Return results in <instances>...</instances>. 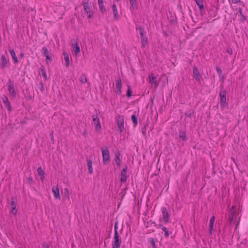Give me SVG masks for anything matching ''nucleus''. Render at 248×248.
I'll return each instance as SVG.
<instances>
[{
	"instance_id": "5fc2aeb1",
	"label": "nucleus",
	"mask_w": 248,
	"mask_h": 248,
	"mask_svg": "<svg viewBox=\"0 0 248 248\" xmlns=\"http://www.w3.org/2000/svg\"><path fill=\"white\" fill-rule=\"evenodd\" d=\"M98 3L99 5L103 4V0H98Z\"/></svg>"
},
{
	"instance_id": "2eb2a0df",
	"label": "nucleus",
	"mask_w": 248,
	"mask_h": 248,
	"mask_svg": "<svg viewBox=\"0 0 248 248\" xmlns=\"http://www.w3.org/2000/svg\"><path fill=\"white\" fill-rule=\"evenodd\" d=\"M116 93L118 94H120L122 93V80L120 78H119L116 80Z\"/></svg>"
},
{
	"instance_id": "2f4dec72",
	"label": "nucleus",
	"mask_w": 248,
	"mask_h": 248,
	"mask_svg": "<svg viewBox=\"0 0 248 248\" xmlns=\"http://www.w3.org/2000/svg\"><path fill=\"white\" fill-rule=\"evenodd\" d=\"M149 78L150 82L152 83L155 84V85L156 82V78L155 76L153 74H152L149 76Z\"/></svg>"
},
{
	"instance_id": "393cba45",
	"label": "nucleus",
	"mask_w": 248,
	"mask_h": 248,
	"mask_svg": "<svg viewBox=\"0 0 248 248\" xmlns=\"http://www.w3.org/2000/svg\"><path fill=\"white\" fill-rule=\"evenodd\" d=\"M179 138L183 141H186L187 137L185 131L180 130L179 132Z\"/></svg>"
},
{
	"instance_id": "bb28decb",
	"label": "nucleus",
	"mask_w": 248,
	"mask_h": 248,
	"mask_svg": "<svg viewBox=\"0 0 248 248\" xmlns=\"http://www.w3.org/2000/svg\"><path fill=\"white\" fill-rule=\"evenodd\" d=\"M37 172L38 175L41 176V180L43 181L44 179L45 178L44 175L45 172L41 167H40L37 169Z\"/></svg>"
},
{
	"instance_id": "79ce46f5",
	"label": "nucleus",
	"mask_w": 248,
	"mask_h": 248,
	"mask_svg": "<svg viewBox=\"0 0 248 248\" xmlns=\"http://www.w3.org/2000/svg\"><path fill=\"white\" fill-rule=\"evenodd\" d=\"M118 221H116L114 224V234H119L118 231Z\"/></svg>"
},
{
	"instance_id": "423d86ee",
	"label": "nucleus",
	"mask_w": 248,
	"mask_h": 248,
	"mask_svg": "<svg viewBox=\"0 0 248 248\" xmlns=\"http://www.w3.org/2000/svg\"><path fill=\"white\" fill-rule=\"evenodd\" d=\"M7 85L8 86V90L10 95L15 97L16 96V93L14 89V82L11 79H9Z\"/></svg>"
},
{
	"instance_id": "f8f14e48",
	"label": "nucleus",
	"mask_w": 248,
	"mask_h": 248,
	"mask_svg": "<svg viewBox=\"0 0 248 248\" xmlns=\"http://www.w3.org/2000/svg\"><path fill=\"white\" fill-rule=\"evenodd\" d=\"M193 78L198 81H200L202 77L200 75V72L197 66H194L193 68Z\"/></svg>"
},
{
	"instance_id": "f704fd0d",
	"label": "nucleus",
	"mask_w": 248,
	"mask_h": 248,
	"mask_svg": "<svg viewBox=\"0 0 248 248\" xmlns=\"http://www.w3.org/2000/svg\"><path fill=\"white\" fill-rule=\"evenodd\" d=\"M132 91L131 90V87L129 85H127V90L126 92V96L128 98H130L132 96Z\"/></svg>"
},
{
	"instance_id": "de8ad7c7",
	"label": "nucleus",
	"mask_w": 248,
	"mask_h": 248,
	"mask_svg": "<svg viewBox=\"0 0 248 248\" xmlns=\"http://www.w3.org/2000/svg\"><path fill=\"white\" fill-rule=\"evenodd\" d=\"M227 52L230 55H232L233 54L232 49L231 47H228L227 49Z\"/></svg>"
},
{
	"instance_id": "473e14b6",
	"label": "nucleus",
	"mask_w": 248,
	"mask_h": 248,
	"mask_svg": "<svg viewBox=\"0 0 248 248\" xmlns=\"http://www.w3.org/2000/svg\"><path fill=\"white\" fill-rule=\"evenodd\" d=\"M148 125V124H146L144 125V126L143 127H141V130L142 131V134H143V136H144V137L145 138H147V135H146V129H147V127Z\"/></svg>"
},
{
	"instance_id": "412c9836",
	"label": "nucleus",
	"mask_w": 248,
	"mask_h": 248,
	"mask_svg": "<svg viewBox=\"0 0 248 248\" xmlns=\"http://www.w3.org/2000/svg\"><path fill=\"white\" fill-rule=\"evenodd\" d=\"M9 52L12 57L14 62L15 63H17L18 62V60L17 59V58L16 56V53H15L14 50L12 49H10Z\"/></svg>"
},
{
	"instance_id": "a878e982",
	"label": "nucleus",
	"mask_w": 248,
	"mask_h": 248,
	"mask_svg": "<svg viewBox=\"0 0 248 248\" xmlns=\"http://www.w3.org/2000/svg\"><path fill=\"white\" fill-rule=\"evenodd\" d=\"M88 171L89 174H92L93 171V169L92 167V161L91 159L87 158V160Z\"/></svg>"
},
{
	"instance_id": "ea45409f",
	"label": "nucleus",
	"mask_w": 248,
	"mask_h": 248,
	"mask_svg": "<svg viewBox=\"0 0 248 248\" xmlns=\"http://www.w3.org/2000/svg\"><path fill=\"white\" fill-rule=\"evenodd\" d=\"M164 232H165V236L166 238H168L170 235V233L168 231V229L166 227H164L162 229Z\"/></svg>"
},
{
	"instance_id": "37998d69",
	"label": "nucleus",
	"mask_w": 248,
	"mask_h": 248,
	"mask_svg": "<svg viewBox=\"0 0 248 248\" xmlns=\"http://www.w3.org/2000/svg\"><path fill=\"white\" fill-rule=\"evenodd\" d=\"M27 182L30 185H31L34 183V181L31 176H30L27 178Z\"/></svg>"
},
{
	"instance_id": "9d476101",
	"label": "nucleus",
	"mask_w": 248,
	"mask_h": 248,
	"mask_svg": "<svg viewBox=\"0 0 248 248\" xmlns=\"http://www.w3.org/2000/svg\"><path fill=\"white\" fill-rule=\"evenodd\" d=\"M93 119L94 124H95V129L97 132L101 129V124L99 121V117L97 115H93Z\"/></svg>"
},
{
	"instance_id": "f3484780",
	"label": "nucleus",
	"mask_w": 248,
	"mask_h": 248,
	"mask_svg": "<svg viewBox=\"0 0 248 248\" xmlns=\"http://www.w3.org/2000/svg\"><path fill=\"white\" fill-rule=\"evenodd\" d=\"M52 192L53 193L54 197L56 199H60L61 196L60 194V191H59V189L58 186L53 187L52 188Z\"/></svg>"
},
{
	"instance_id": "c03bdc74",
	"label": "nucleus",
	"mask_w": 248,
	"mask_h": 248,
	"mask_svg": "<svg viewBox=\"0 0 248 248\" xmlns=\"http://www.w3.org/2000/svg\"><path fill=\"white\" fill-rule=\"evenodd\" d=\"M39 90H40V91L42 92V93H43L44 90H45V88H44V84L42 82H41L40 83H39Z\"/></svg>"
},
{
	"instance_id": "a18cd8bd",
	"label": "nucleus",
	"mask_w": 248,
	"mask_h": 248,
	"mask_svg": "<svg viewBox=\"0 0 248 248\" xmlns=\"http://www.w3.org/2000/svg\"><path fill=\"white\" fill-rule=\"evenodd\" d=\"M151 224H154L157 228H161V229H162V228H163V227H164V226L161 224H156L155 223V222H153L152 223H151Z\"/></svg>"
},
{
	"instance_id": "58836bf2",
	"label": "nucleus",
	"mask_w": 248,
	"mask_h": 248,
	"mask_svg": "<svg viewBox=\"0 0 248 248\" xmlns=\"http://www.w3.org/2000/svg\"><path fill=\"white\" fill-rule=\"evenodd\" d=\"M64 196L68 199H69V195H70V194H69V190L67 188H65L64 189Z\"/></svg>"
},
{
	"instance_id": "9b49d317",
	"label": "nucleus",
	"mask_w": 248,
	"mask_h": 248,
	"mask_svg": "<svg viewBox=\"0 0 248 248\" xmlns=\"http://www.w3.org/2000/svg\"><path fill=\"white\" fill-rule=\"evenodd\" d=\"M11 199V201L10 202V205L11 207V212L14 215H16L17 213V209L16 208V203L15 202V198L14 197H12Z\"/></svg>"
},
{
	"instance_id": "c9c22d12",
	"label": "nucleus",
	"mask_w": 248,
	"mask_h": 248,
	"mask_svg": "<svg viewBox=\"0 0 248 248\" xmlns=\"http://www.w3.org/2000/svg\"><path fill=\"white\" fill-rule=\"evenodd\" d=\"M148 242L150 243L153 248H157L156 246L155 245V240L153 238H148Z\"/></svg>"
},
{
	"instance_id": "c756f323",
	"label": "nucleus",
	"mask_w": 248,
	"mask_h": 248,
	"mask_svg": "<svg viewBox=\"0 0 248 248\" xmlns=\"http://www.w3.org/2000/svg\"><path fill=\"white\" fill-rule=\"evenodd\" d=\"M195 113L194 110L193 109H190L186 111L185 114V115L186 117H190L191 118Z\"/></svg>"
},
{
	"instance_id": "13d9d810",
	"label": "nucleus",
	"mask_w": 248,
	"mask_h": 248,
	"mask_svg": "<svg viewBox=\"0 0 248 248\" xmlns=\"http://www.w3.org/2000/svg\"><path fill=\"white\" fill-rule=\"evenodd\" d=\"M87 130H85L84 131V132H83V135H84V136H85V135H87Z\"/></svg>"
},
{
	"instance_id": "aec40b11",
	"label": "nucleus",
	"mask_w": 248,
	"mask_h": 248,
	"mask_svg": "<svg viewBox=\"0 0 248 248\" xmlns=\"http://www.w3.org/2000/svg\"><path fill=\"white\" fill-rule=\"evenodd\" d=\"M197 4V5L199 6L200 11L201 14H202L203 10L204 9V5L203 3L202 0H194Z\"/></svg>"
},
{
	"instance_id": "39448f33",
	"label": "nucleus",
	"mask_w": 248,
	"mask_h": 248,
	"mask_svg": "<svg viewBox=\"0 0 248 248\" xmlns=\"http://www.w3.org/2000/svg\"><path fill=\"white\" fill-rule=\"evenodd\" d=\"M116 120L119 130L120 133H122L124 129V116L118 115L116 117Z\"/></svg>"
},
{
	"instance_id": "09e8293b",
	"label": "nucleus",
	"mask_w": 248,
	"mask_h": 248,
	"mask_svg": "<svg viewBox=\"0 0 248 248\" xmlns=\"http://www.w3.org/2000/svg\"><path fill=\"white\" fill-rule=\"evenodd\" d=\"M242 18L240 20V21L242 22H244L246 20V16H244L243 14H242Z\"/></svg>"
},
{
	"instance_id": "20e7f679",
	"label": "nucleus",
	"mask_w": 248,
	"mask_h": 248,
	"mask_svg": "<svg viewBox=\"0 0 248 248\" xmlns=\"http://www.w3.org/2000/svg\"><path fill=\"white\" fill-rule=\"evenodd\" d=\"M82 5L83 6L85 14L93 13L92 3L90 0H84L82 2Z\"/></svg>"
},
{
	"instance_id": "dca6fc26",
	"label": "nucleus",
	"mask_w": 248,
	"mask_h": 248,
	"mask_svg": "<svg viewBox=\"0 0 248 248\" xmlns=\"http://www.w3.org/2000/svg\"><path fill=\"white\" fill-rule=\"evenodd\" d=\"M73 41L75 42V43L72 44V46L74 48L73 51L75 52L76 55H77L80 52V48L78 45V41L76 40L75 39H73Z\"/></svg>"
},
{
	"instance_id": "4d7b16f0",
	"label": "nucleus",
	"mask_w": 248,
	"mask_h": 248,
	"mask_svg": "<svg viewBox=\"0 0 248 248\" xmlns=\"http://www.w3.org/2000/svg\"><path fill=\"white\" fill-rule=\"evenodd\" d=\"M24 53H21L20 54V55H19V58L22 59V58H23L24 57Z\"/></svg>"
},
{
	"instance_id": "5701e85b",
	"label": "nucleus",
	"mask_w": 248,
	"mask_h": 248,
	"mask_svg": "<svg viewBox=\"0 0 248 248\" xmlns=\"http://www.w3.org/2000/svg\"><path fill=\"white\" fill-rule=\"evenodd\" d=\"M121 155V154L119 152H116L115 155V161L116 162V164L118 167H119L120 166V164L121 162V159L120 158Z\"/></svg>"
},
{
	"instance_id": "4468645a",
	"label": "nucleus",
	"mask_w": 248,
	"mask_h": 248,
	"mask_svg": "<svg viewBox=\"0 0 248 248\" xmlns=\"http://www.w3.org/2000/svg\"><path fill=\"white\" fill-rule=\"evenodd\" d=\"M2 100L8 110L9 111H11L12 110V107L8 97L4 95L2 97Z\"/></svg>"
},
{
	"instance_id": "c85d7f7f",
	"label": "nucleus",
	"mask_w": 248,
	"mask_h": 248,
	"mask_svg": "<svg viewBox=\"0 0 248 248\" xmlns=\"http://www.w3.org/2000/svg\"><path fill=\"white\" fill-rule=\"evenodd\" d=\"M112 10H113V13L114 15V18L115 19H117L119 17L118 11L117 9L116 5L115 4H113L112 5Z\"/></svg>"
},
{
	"instance_id": "e433bc0d",
	"label": "nucleus",
	"mask_w": 248,
	"mask_h": 248,
	"mask_svg": "<svg viewBox=\"0 0 248 248\" xmlns=\"http://www.w3.org/2000/svg\"><path fill=\"white\" fill-rule=\"evenodd\" d=\"M216 70L219 75V76L220 77H222V78L223 79L224 77L223 76H222V70L221 69V68L220 67H219L218 66H216Z\"/></svg>"
},
{
	"instance_id": "052dcab7",
	"label": "nucleus",
	"mask_w": 248,
	"mask_h": 248,
	"mask_svg": "<svg viewBox=\"0 0 248 248\" xmlns=\"http://www.w3.org/2000/svg\"><path fill=\"white\" fill-rule=\"evenodd\" d=\"M151 102H152V105H153V100H154V99H153V98H151Z\"/></svg>"
},
{
	"instance_id": "680f3d73",
	"label": "nucleus",
	"mask_w": 248,
	"mask_h": 248,
	"mask_svg": "<svg viewBox=\"0 0 248 248\" xmlns=\"http://www.w3.org/2000/svg\"><path fill=\"white\" fill-rule=\"evenodd\" d=\"M164 35H165V36H166L168 35L167 33L166 32H164Z\"/></svg>"
},
{
	"instance_id": "f03ea898",
	"label": "nucleus",
	"mask_w": 248,
	"mask_h": 248,
	"mask_svg": "<svg viewBox=\"0 0 248 248\" xmlns=\"http://www.w3.org/2000/svg\"><path fill=\"white\" fill-rule=\"evenodd\" d=\"M136 29L137 30L139 31L142 46L143 47H144L148 42V38L145 34L146 32L144 29L140 26H137Z\"/></svg>"
},
{
	"instance_id": "7ed1b4c3",
	"label": "nucleus",
	"mask_w": 248,
	"mask_h": 248,
	"mask_svg": "<svg viewBox=\"0 0 248 248\" xmlns=\"http://www.w3.org/2000/svg\"><path fill=\"white\" fill-rule=\"evenodd\" d=\"M101 151L102 153L103 164L107 165L110 161V157L108 148V147H106L105 149L102 148Z\"/></svg>"
},
{
	"instance_id": "a211bd4d",
	"label": "nucleus",
	"mask_w": 248,
	"mask_h": 248,
	"mask_svg": "<svg viewBox=\"0 0 248 248\" xmlns=\"http://www.w3.org/2000/svg\"><path fill=\"white\" fill-rule=\"evenodd\" d=\"M215 220V216L211 217L210 218V219L209 227V233L210 234H212V231L213 230V226H214Z\"/></svg>"
},
{
	"instance_id": "f257e3e1",
	"label": "nucleus",
	"mask_w": 248,
	"mask_h": 248,
	"mask_svg": "<svg viewBox=\"0 0 248 248\" xmlns=\"http://www.w3.org/2000/svg\"><path fill=\"white\" fill-rule=\"evenodd\" d=\"M220 92L219 96L220 97V108L221 110L224 108H229L228 104L226 101V91L224 89L223 85H221L220 86Z\"/></svg>"
},
{
	"instance_id": "ddd939ff",
	"label": "nucleus",
	"mask_w": 248,
	"mask_h": 248,
	"mask_svg": "<svg viewBox=\"0 0 248 248\" xmlns=\"http://www.w3.org/2000/svg\"><path fill=\"white\" fill-rule=\"evenodd\" d=\"M127 170V166H125V167L122 170L121 172L120 181L122 182H125L127 181V175L126 174Z\"/></svg>"
},
{
	"instance_id": "72a5a7b5",
	"label": "nucleus",
	"mask_w": 248,
	"mask_h": 248,
	"mask_svg": "<svg viewBox=\"0 0 248 248\" xmlns=\"http://www.w3.org/2000/svg\"><path fill=\"white\" fill-rule=\"evenodd\" d=\"M80 81L81 83H86L88 81V79L85 74H82L80 77Z\"/></svg>"
},
{
	"instance_id": "8fccbe9b",
	"label": "nucleus",
	"mask_w": 248,
	"mask_h": 248,
	"mask_svg": "<svg viewBox=\"0 0 248 248\" xmlns=\"http://www.w3.org/2000/svg\"><path fill=\"white\" fill-rule=\"evenodd\" d=\"M43 248H49V245L46 242H44L42 244Z\"/></svg>"
},
{
	"instance_id": "e2e57ef3",
	"label": "nucleus",
	"mask_w": 248,
	"mask_h": 248,
	"mask_svg": "<svg viewBox=\"0 0 248 248\" xmlns=\"http://www.w3.org/2000/svg\"><path fill=\"white\" fill-rule=\"evenodd\" d=\"M127 189L126 187L125 188H124L123 191H125Z\"/></svg>"
},
{
	"instance_id": "7c9ffc66",
	"label": "nucleus",
	"mask_w": 248,
	"mask_h": 248,
	"mask_svg": "<svg viewBox=\"0 0 248 248\" xmlns=\"http://www.w3.org/2000/svg\"><path fill=\"white\" fill-rule=\"evenodd\" d=\"M40 70L42 73V75L43 77V78H45V80H46L47 79V75L46 71V69L44 66L42 65L40 67Z\"/></svg>"
},
{
	"instance_id": "6e6d98bb",
	"label": "nucleus",
	"mask_w": 248,
	"mask_h": 248,
	"mask_svg": "<svg viewBox=\"0 0 248 248\" xmlns=\"http://www.w3.org/2000/svg\"><path fill=\"white\" fill-rule=\"evenodd\" d=\"M235 206H232V208H231V210H231V212H234L235 213V212H234V209H235Z\"/></svg>"
},
{
	"instance_id": "864d4df0",
	"label": "nucleus",
	"mask_w": 248,
	"mask_h": 248,
	"mask_svg": "<svg viewBox=\"0 0 248 248\" xmlns=\"http://www.w3.org/2000/svg\"><path fill=\"white\" fill-rule=\"evenodd\" d=\"M170 22L172 24H175L176 23V17H175V19L172 18L170 20Z\"/></svg>"
},
{
	"instance_id": "0e129e2a",
	"label": "nucleus",
	"mask_w": 248,
	"mask_h": 248,
	"mask_svg": "<svg viewBox=\"0 0 248 248\" xmlns=\"http://www.w3.org/2000/svg\"><path fill=\"white\" fill-rule=\"evenodd\" d=\"M122 231H123V228L121 230L120 232L121 233Z\"/></svg>"
},
{
	"instance_id": "a19ab883",
	"label": "nucleus",
	"mask_w": 248,
	"mask_h": 248,
	"mask_svg": "<svg viewBox=\"0 0 248 248\" xmlns=\"http://www.w3.org/2000/svg\"><path fill=\"white\" fill-rule=\"evenodd\" d=\"M99 10L102 13H104L106 11V8L104 7L103 4L99 5Z\"/></svg>"
},
{
	"instance_id": "4c0bfd02",
	"label": "nucleus",
	"mask_w": 248,
	"mask_h": 248,
	"mask_svg": "<svg viewBox=\"0 0 248 248\" xmlns=\"http://www.w3.org/2000/svg\"><path fill=\"white\" fill-rule=\"evenodd\" d=\"M234 216V212H232L229 215V221L232 223L233 221V217Z\"/></svg>"
},
{
	"instance_id": "3c124183",
	"label": "nucleus",
	"mask_w": 248,
	"mask_h": 248,
	"mask_svg": "<svg viewBox=\"0 0 248 248\" xmlns=\"http://www.w3.org/2000/svg\"><path fill=\"white\" fill-rule=\"evenodd\" d=\"M232 2L233 3H242V1L240 0H232Z\"/></svg>"
},
{
	"instance_id": "49530a36",
	"label": "nucleus",
	"mask_w": 248,
	"mask_h": 248,
	"mask_svg": "<svg viewBox=\"0 0 248 248\" xmlns=\"http://www.w3.org/2000/svg\"><path fill=\"white\" fill-rule=\"evenodd\" d=\"M50 137L51 138V141H52V143L54 144L55 142L54 140V138L53 136V131H52L50 134Z\"/></svg>"
},
{
	"instance_id": "bf43d9fd",
	"label": "nucleus",
	"mask_w": 248,
	"mask_h": 248,
	"mask_svg": "<svg viewBox=\"0 0 248 248\" xmlns=\"http://www.w3.org/2000/svg\"><path fill=\"white\" fill-rule=\"evenodd\" d=\"M239 13L241 14V16H242V14H243L241 9H240V10H239Z\"/></svg>"
},
{
	"instance_id": "4be33fe9",
	"label": "nucleus",
	"mask_w": 248,
	"mask_h": 248,
	"mask_svg": "<svg viewBox=\"0 0 248 248\" xmlns=\"http://www.w3.org/2000/svg\"><path fill=\"white\" fill-rule=\"evenodd\" d=\"M136 111H134V114L131 116V120L132 121L133 126L136 127L138 125V117L136 116Z\"/></svg>"
},
{
	"instance_id": "cd10ccee",
	"label": "nucleus",
	"mask_w": 248,
	"mask_h": 248,
	"mask_svg": "<svg viewBox=\"0 0 248 248\" xmlns=\"http://www.w3.org/2000/svg\"><path fill=\"white\" fill-rule=\"evenodd\" d=\"M129 2L131 5V9H132L133 10L138 9L137 0H129Z\"/></svg>"
},
{
	"instance_id": "6ab92c4d",
	"label": "nucleus",
	"mask_w": 248,
	"mask_h": 248,
	"mask_svg": "<svg viewBox=\"0 0 248 248\" xmlns=\"http://www.w3.org/2000/svg\"><path fill=\"white\" fill-rule=\"evenodd\" d=\"M63 55L64 56V59L65 60V66L66 67H69L70 65L69 57L68 53L65 51L63 52Z\"/></svg>"
},
{
	"instance_id": "1a4fd4ad",
	"label": "nucleus",
	"mask_w": 248,
	"mask_h": 248,
	"mask_svg": "<svg viewBox=\"0 0 248 248\" xmlns=\"http://www.w3.org/2000/svg\"><path fill=\"white\" fill-rule=\"evenodd\" d=\"M161 211L164 223H168L170 220V215L169 214L168 210H167L166 207H163L161 208Z\"/></svg>"
},
{
	"instance_id": "603ef678",
	"label": "nucleus",
	"mask_w": 248,
	"mask_h": 248,
	"mask_svg": "<svg viewBox=\"0 0 248 248\" xmlns=\"http://www.w3.org/2000/svg\"><path fill=\"white\" fill-rule=\"evenodd\" d=\"M87 17L88 18H91L93 17V13H87Z\"/></svg>"
},
{
	"instance_id": "6e6552de",
	"label": "nucleus",
	"mask_w": 248,
	"mask_h": 248,
	"mask_svg": "<svg viewBox=\"0 0 248 248\" xmlns=\"http://www.w3.org/2000/svg\"><path fill=\"white\" fill-rule=\"evenodd\" d=\"M42 51H43V53L44 55L46 58V63H47L48 64H49V63H51L52 61L51 57L50 56L51 53H50V52L48 50L47 47L46 46H44L42 48Z\"/></svg>"
},
{
	"instance_id": "b1692460",
	"label": "nucleus",
	"mask_w": 248,
	"mask_h": 248,
	"mask_svg": "<svg viewBox=\"0 0 248 248\" xmlns=\"http://www.w3.org/2000/svg\"><path fill=\"white\" fill-rule=\"evenodd\" d=\"M1 65L2 67V69H4L7 66V64L8 62V60H7L5 56L4 55H2L1 58Z\"/></svg>"
},
{
	"instance_id": "0eeeda50",
	"label": "nucleus",
	"mask_w": 248,
	"mask_h": 248,
	"mask_svg": "<svg viewBox=\"0 0 248 248\" xmlns=\"http://www.w3.org/2000/svg\"><path fill=\"white\" fill-rule=\"evenodd\" d=\"M121 243V238L119 234H114V241L112 243V248H120Z\"/></svg>"
}]
</instances>
